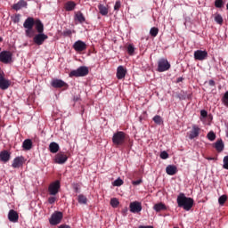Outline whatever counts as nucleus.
Segmentation results:
<instances>
[{
  "label": "nucleus",
  "instance_id": "obj_43",
  "mask_svg": "<svg viewBox=\"0 0 228 228\" xmlns=\"http://www.w3.org/2000/svg\"><path fill=\"white\" fill-rule=\"evenodd\" d=\"M13 22H14L15 24L20 22V14H16V15L14 16V18H13Z\"/></svg>",
  "mask_w": 228,
  "mask_h": 228
},
{
  "label": "nucleus",
  "instance_id": "obj_50",
  "mask_svg": "<svg viewBox=\"0 0 228 228\" xmlns=\"http://www.w3.org/2000/svg\"><path fill=\"white\" fill-rule=\"evenodd\" d=\"M138 228H154L152 225H140Z\"/></svg>",
  "mask_w": 228,
  "mask_h": 228
},
{
  "label": "nucleus",
  "instance_id": "obj_25",
  "mask_svg": "<svg viewBox=\"0 0 228 228\" xmlns=\"http://www.w3.org/2000/svg\"><path fill=\"white\" fill-rule=\"evenodd\" d=\"M167 175H175L177 174V167L175 166L169 165L166 167Z\"/></svg>",
  "mask_w": 228,
  "mask_h": 228
},
{
  "label": "nucleus",
  "instance_id": "obj_27",
  "mask_svg": "<svg viewBox=\"0 0 228 228\" xmlns=\"http://www.w3.org/2000/svg\"><path fill=\"white\" fill-rule=\"evenodd\" d=\"M49 151L52 152V154H56L58 151H60V145L57 142H51L49 144Z\"/></svg>",
  "mask_w": 228,
  "mask_h": 228
},
{
  "label": "nucleus",
  "instance_id": "obj_23",
  "mask_svg": "<svg viewBox=\"0 0 228 228\" xmlns=\"http://www.w3.org/2000/svg\"><path fill=\"white\" fill-rule=\"evenodd\" d=\"M23 151H31L33 149V141L26 139L22 143Z\"/></svg>",
  "mask_w": 228,
  "mask_h": 228
},
{
  "label": "nucleus",
  "instance_id": "obj_4",
  "mask_svg": "<svg viewBox=\"0 0 228 228\" xmlns=\"http://www.w3.org/2000/svg\"><path fill=\"white\" fill-rule=\"evenodd\" d=\"M89 72L88 67L80 66L78 69L69 72V77H85V76H88Z\"/></svg>",
  "mask_w": 228,
  "mask_h": 228
},
{
  "label": "nucleus",
  "instance_id": "obj_53",
  "mask_svg": "<svg viewBox=\"0 0 228 228\" xmlns=\"http://www.w3.org/2000/svg\"><path fill=\"white\" fill-rule=\"evenodd\" d=\"M0 42H3V37H0Z\"/></svg>",
  "mask_w": 228,
  "mask_h": 228
},
{
  "label": "nucleus",
  "instance_id": "obj_44",
  "mask_svg": "<svg viewBox=\"0 0 228 228\" xmlns=\"http://www.w3.org/2000/svg\"><path fill=\"white\" fill-rule=\"evenodd\" d=\"M63 37H70L72 35V30L67 29L62 32Z\"/></svg>",
  "mask_w": 228,
  "mask_h": 228
},
{
  "label": "nucleus",
  "instance_id": "obj_33",
  "mask_svg": "<svg viewBox=\"0 0 228 228\" xmlns=\"http://www.w3.org/2000/svg\"><path fill=\"white\" fill-rule=\"evenodd\" d=\"M153 122H155V124H158L159 126H161V124H163V118H161V116L156 115L153 118Z\"/></svg>",
  "mask_w": 228,
  "mask_h": 228
},
{
  "label": "nucleus",
  "instance_id": "obj_29",
  "mask_svg": "<svg viewBox=\"0 0 228 228\" xmlns=\"http://www.w3.org/2000/svg\"><path fill=\"white\" fill-rule=\"evenodd\" d=\"M98 10H99L101 15H103V16L108 15V12H109L108 7L105 6L104 4H100L98 5Z\"/></svg>",
  "mask_w": 228,
  "mask_h": 228
},
{
  "label": "nucleus",
  "instance_id": "obj_49",
  "mask_svg": "<svg viewBox=\"0 0 228 228\" xmlns=\"http://www.w3.org/2000/svg\"><path fill=\"white\" fill-rule=\"evenodd\" d=\"M208 85H209V86H215V85H216L215 80H209Z\"/></svg>",
  "mask_w": 228,
  "mask_h": 228
},
{
  "label": "nucleus",
  "instance_id": "obj_32",
  "mask_svg": "<svg viewBox=\"0 0 228 228\" xmlns=\"http://www.w3.org/2000/svg\"><path fill=\"white\" fill-rule=\"evenodd\" d=\"M215 20L217 24H219L220 26H222L224 24V18L222 17L221 14H216L215 15Z\"/></svg>",
  "mask_w": 228,
  "mask_h": 228
},
{
  "label": "nucleus",
  "instance_id": "obj_34",
  "mask_svg": "<svg viewBox=\"0 0 228 228\" xmlns=\"http://www.w3.org/2000/svg\"><path fill=\"white\" fill-rule=\"evenodd\" d=\"M207 137L210 142H215V140L216 139V134H215V132L211 131L208 134Z\"/></svg>",
  "mask_w": 228,
  "mask_h": 228
},
{
  "label": "nucleus",
  "instance_id": "obj_16",
  "mask_svg": "<svg viewBox=\"0 0 228 228\" xmlns=\"http://www.w3.org/2000/svg\"><path fill=\"white\" fill-rule=\"evenodd\" d=\"M200 134V127L196 125L192 126L191 130L188 133L189 140H194Z\"/></svg>",
  "mask_w": 228,
  "mask_h": 228
},
{
  "label": "nucleus",
  "instance_id": "obj_6",
  "mask_svg": "<svg viewBox=\"0 0 228 228\" xmlns=\"http://www.w3.org/2000/svg\"><path fill=\"white\" fill-rule=\"evenodd\" d=\"M61 220H63V213L61 211H55L50 217L49 223L50 225H58V224H61Z\"/></svg>",
  "mask_w": 228,
  "mask_h": 228
},
{
  "label": "nucleus",
  "instance_id": "obj_5",
  "mask_svg": "<svg viewBox=\"0 0 228 228\" xmlns=\"http://www.w3.org/2000/svg\"><path fill=\"white\" fill-rule=\"evenodd\" d=\"M170 62L166 58H161L158 61V72H167V70H170Z\"/></svg>",
  "mask_w": 228,
  "mask_h": 228
},
{
  "label": "nucleus",
  "instance_id": "obj_18",
  "mask_svg": "<svg viewBox=\"0 0 228 228\" xmlns=\"http://www.w3.org/2000/svg\"><path fill=\"white\" fill-rule=\"evenodd\" d=\"M24 165V157H16L12 164V168H20Z\"/></svg>",
  "mask_w": 228,
  "mask_h": 228
},
{
  "label": "nucleus",
  "instance_id": "obj_54",
  "mask_svg": "<svg viewBox=\"0 0 228 228\" xmlns=\"http://www.w3.org/2000/svg\"><path fill=\"white\" fill-rule=\"evenodd\" d=\"M208 160H211V159H213V158H208Z\"/></svg>",
  "mask_w": 228,
  "mask_h": 228
},
{
  "label": "nucleus",
  "instance_id": "obj_7",
  "mask_svg": "<svg viewBox=\"0 0 228 228\" xmlns=\"http://www.w3.org/2000/svg\"><path fill=\"white\" fill-rule=\"evenodd\" d=\"M13 54L10 51H3L0 53V61L1 63H4L8 65V63H12Z\"/></svg>",
  "mask_w": 228,
  "mask_h": 228
},
{
  "label": "nucleus",
  "instance_id": "obj_40",
  "mask_svg": "<svg viewBox=\"0 0 228 228\" xmlns=\"http://www.w3.org/2000/svg\"><path fill=\"white\" fill-rule=\"evenodd\" d=\"M223 163V168H224V170H228V155L224 158Z\"/></svg>",
  "mask_w": 228,
  "mask_h": 228
},
{
  "label": "nucleus",
  "instance_id": "obj_22",
  "mask_svg": "<svg viewBox=\"0 0 228 228\" xmlns=\"http://www.w3.org/2000/svg\"><path fill=\"white\" fill-rule=\"evenodd\" d=\"M26 6H28V2L25 0H20L17 4H14L12 8L18 12V10H20V8H26Z\"/></svg>",
  "mask_w": 228,
  "mask_h": 228
},
{
  "label": "nucleus",
  "instance_id": "obj_31",
  "mask_svg": "<svg viewBox=\"0 0 228 228\" xmlns=\"http://www.w3.org/2000/svg\"><path fill=\"white\" fill-rule=\"evenodd\" d=\"M158 33H159V28H156V27H152L150 29V35L151 37H158Z\"/></svg>",
  "mask_w": 228,
  "mask_h": 228
},
{
  "label": "nucleus",
  "instance_id": "obj_2",
  "mask_svg": "<svg viewBox=\"0 0 228 228\" xmlns=\"http://www.w3.org/2000/svg\"><path fill=\"white\" fill-rule=\"evenodd\" d=\"M176 202L178 208H183L184 211H190L194 204L193 199L186 197L183 192L177 196Z\"/></svg>",
  "mask_w": 228,
  "mask_h": 228
},
{
  "label": "nucleus",
  "instance_id": "obj_45",
  "mask_svg": "<svg viewBox=\"0 0 228 228\" xmlns=\"http://www.w3.org/2000/svg\"><path fill=\"white\" fill-rule=\"evenodd\" d=\"M120 6H121L120 1H117L114 5V10L116 11L120 10Z\"/></svg>",
  "mask_w": 228,
  "mask_h": 228
},
{
  "label": "nucleus",
  "instance_id": "obj_10",
  "mask_svg": "<svg viewBox=\"0 0 228 228\" xmlns=\"http://www.w3.org/2000/svg\"><path fill=\"white\" fill-rule=\"evenodd\" d=\"M61 184L60 181H55L50 183L48 187L49 195H57L58 191H60Z\"/></svg>",
  "mask_w": 228,
  "mask_h": 228
},
{
  "label": "nucleus",
  "instance_id": "obj_38",
  "mask_svg": "<svg viewBox=\"0 0 228 228\" xmlns=\"http://www.w3.org/2000/svg\"><path fill=\"white\" fill-rule=\"evenodd\" d=\"M224 0H216L215 1V6L216 8H224Z\"/></svg>",
  "mask_w": 228,
  "mask_h": 228
},
{
  "label": "nucleus",
  "instance_id": "obj_39",
  "mask_svg": "<svg viewBox=\"0 0 228 228\" xmlns=\"http://www.w3.org/2000/svg\"><path fill=\"white\" fill-rule=\"evenodd\" d=\"M222 102L224 104V106L228 107V91L224 93L222 98Z\"/></svg>",
  "mask_w": 228,
  "mask_h": 228
},
{
  "label": "nucleus",
  "instance_id": "obj_48",
  "mask_svg": "<svg viewBox=\"0 0 228 228\" xmlns=\"http://www.w3.org/2000/svg\"><path fill=\"white\" fill-rule=\"evenodd\" d=\"M48 202L49 204H54V202H56V197H50Z\"/></svg>",
  "mask_w": 228,
  "mask_h": 228
},
{
  "label": "nucleus",
  "instance_id": "obj_47",
  "mask_svg": "<svg viewBox=\"0 0 228 228\" xmlns=\"http://www.w3.org/2000/svg\"><path fill=\"white\" fill-rule=\"evenodd\" d=\"M200 116L203 118H206V117H208V111L205 110H202L200 111Z\"/></svg>",
  "mask_w": 228,
  "mask_h": 228
},
{
  "label": "nucleus",
  "instance_id": "obj_1",
  "mask_svg": "<svg viewBox=\"0 0 228 228\" xmlns=\"http://www.w3.org/2000/svg\"><path fill=\"white\" fill-rule=\"evenodd\" d=\"M34 26H36L37 33H44V23H42V20L38 19L35 20L33 17H28L23 23V28H25V35L28 38L33 37Z\"/></svg>",
  "mask_w": 228,
  "mask_h": 228
},
{
  "label": "nucleus",
  "instance_id": "obj_3",
  "mask_svg": "<svg viewBox=\"0 0 228 228\" xmlns=\"http://www.w3.org/2000/svg\"><path fill=\"white\" fill-rule=\"evenodd\" d=\"M127 134H126L123 131H118L113 134L112 136V143L115 147H122L124 143H126V138Z\"/></svg>",
  "mask_w": 228,
  "mask_h": 228
},
{
  "label": "nucleus",
  "instance_id": "obj_19",
  "mask_svg": "<svg viewBox=\"0 0 228 228\" xmlns=\"http://www.w3.org/2000/svg\"><path fill=\"white\" fill-rule=\"evenodd\" d=\"M127 74V69L124 68V66H118L117 69V78L118 79H124L126 75Z\"/></svg>",
  "mask_w": 228,
  "mask_h": 228
},
{
  "label": "nucleus",
  "instance_id": "obj_21",
  "mask_svg": "<svg viewBox=\"0 0 228 228\" xmlns=\"http://www.w3.org/2000/svg\"><path fill=\"white\" fill-rule=\"evenodd\" d=\"M213 147H215L216 151H217L218 152H223L225 145L224 144V141H222V139H219L213 144Z\"/></svg>",
  "mask_w": 228,
  "mask_h": 228
},
{
  "label": "nucleus",
  "instance_id": "obj_24",
  "mask_svg": "<svg viewBox=\"0 0 228 228\" xmlns=\"http://www.w3.org/2000/svg\"><path fill=\"white\" fill-rule=\"evenodd\" d=\"M75 20H77L80 24H83V22L86 21V18H85V15H83V12L78 11L75 13Z\"/></svg>",
  "mask_w": 228,
  "mask_h": 228
},
{
  "label": "nucleus",
  "instance_id": "obj_15",
  "mask_svg": "<svg viewBox=\"0 0 228 228\" xmlns=\"http://www.w3.org/2000/svg\"><path fill=\"white\" fill-rule=\"evenodd\" d=\"M52 86L53 88H64V90H67V88H69V84L61 79H54L52 81Z\"/></svg>",
  "mask_w": 228,
  "mask_h": 228
},
{
  "label": "nucleus",
  "instance_id": "obj_55",
  "mask_svg": "<svg viewBox=\"0 0 228 228\" xmlns=\"http://www.w3.org/2000/svg\"><path fill=\"white\" fill-rule=\"evenodd\" d=\"M0 51H1V48H0Z\"/></svg>",
  "mask_w": 228,
  "mask_h": 228
},
{
  "label": "nucleus",
  "instance_id": "obj_37",
  "mask_svg": "<svg viewBox=\"0 0 228 228\" xmlns=\"http://www.w3.org/2000/svg\"><path fill=\"white\" fill-rule=\"evenodd\" d=\"M127 53L130 56H133L134 54V45H128L127 46Z\"/></svg>",
  "mask_w": 228,
  "mask_h": 228
},
{
  "label": "nucleus",
  "instance_id": "obj_51",
  "mask_svg": "<svg viewBox=\"0 0 228 228\" xmlns=\"http://www.w3.org/2000/svg\"><path fill=\"white\" fill-rule=\"evenodd\" d=\"M181 81H183V77H178L177 78V83H181Z\"/></svg>",
  "mask_w": 228,
  "mask_h": 228
},
{
  "label": "nucleus",
  "instance_id": "obj_42",
  "mask_svg": "<svg viewBox=\"0 0 228 228\" xmlns=\"http://www.w3.org/2000/svg\"><path fill=\"white\" fill-rule=\"evenodd\" d=\"M160 158L161 159H168V153L166 151L160 152Z\"/></svg>",
  "mask_w": 228,
  "mask_h": 228
},
{
  "label": "nucleus",
  "instance_id": "obj_9",
  "mask_svg": "<svg viewBox=\"0 0 228 228\" xmlns=\"http://www.w3.org/2000/svg\"><path fill=\"white\" fill-rule=\"evenodd\" d=\"M47 38H49V37L44 34V32H41L34 37L33 42L36 44V45H43L44 42H45Z\"/></svg>",
  "mask_w": 228,
  "mask_h": 228
},
{
  "label": "nucleus",
  "instance_id": "obj_36",
  "mask_svg": "<svg viewBox=\"0 0 228 228\" xmlns=\"http://www.w3.org/2000/svg\"><path fill=\"white\" fill-rule=\"evenodd\" d=\"M118 204H120V202L118 201V200L117 198H113L110 200V206L112 208H118Z\"/></svg>",
  "mask_w": 228,
  "mask_h": 228
},
{
  "label": "nucleus",
  "instance_id": "obj_11",
  "mask_svg": "<svg viewBox=\"0 0 228 228\" xmlns=\"http://www.w3.org/2000/svg\"><path fill=\"white\" fill-rule=\"evenodd\" d=\"M194 60L198 61H204L208 60V51L197 50L194 52Z\"/></svg>",
  "mask_w": 228,
  "mask_h": 228
},
{
  "label": "nucleus",
  "instance_id": "obj_35",
  "mask_svg": "<svg viewBox=\"0 0 228 228\" xmlns=\"http://www.w3.org/2000/svg\"><path fill=\"white\" fill-rule=\"evenodd\" d=\"M218 202L220 206H224V204L227 202V195H222L221 197H219Z\"/></svg>",
  "mask_w": 228,
  "mask_h": 228
},
{
  "label": "nucleus",
  "instance_id": "obj_26",
  "mask_svg": "<svg viewBox=\"0 0 228 228\" xmlns=\"http://www.w3.org/2000/svg\"><path fill=\"white\" fill-rule=\"evenodd\" d=\"M154 211L159 213L160 211H167V206L164 203H157L153 206Z\"/></svg>",
  "mask_w": 228,
  "mask_h": 228
},
{
  "label": "nucleus",
  "instance_id": "obj_14",
  "mask_svg": "<svg viewBox=\"0 0 228 228\" xmlns=\"http://www.w3.org/2000/svg\"><path fill=\"white\" fill-rule=\"evenodd\" d=\"M86 47H87L86 43H85L81 40L76 41L73 45V49L77 53H83V51H85L86 49Z\"/></svg>",
  "mask_w": 228,
  "mask_h": 228
},
{
  "label": "nucleus",
  "instance_id": "obj_8",
  "mask_svg": "<svg viewBox=\"0 0 228 228\" xmlns=\"http://www.w3.org/2000/svg\"><path fill=\"white\" fill-rule=\"evenodd\" d=\"M68 159L69 156H67L65 152L60 151L55 155L54 163H57V165H65Z\"/></svg>",
  "mask_w": 228,
  "mask_h": 228
},
{
  "label": "nucleus",
  "instance_id": "obj_52",
  "mask_svg": "<svg viewBox=\"0 0 228 228\" xmlns=\"http://www.w3.org/2000/svg\"><path fill=\"white\" fill-rule=\"evenodd\" d=\"M74 101L77 102L79 101V98H74Z\"/></svg>",
  "mask_w": 228,
  "mask_h": 228
},
{
  "label": "nucleus",
  "instance_id": "obj_20",
  "mask_svg": "<svg viewBox=\"0 0 228 228\" xmlns=\"http://www.w3.org/2000/svg\"><path fill=\"white\" fill-rule=\"evenodd\" d=\"M10 152L8 151H3L0 152V161L3 163H8L10 161Z\"/></svg>",
  "mask_w": 228,
  "mask_h": 228
},
{
  "label": "nucleus",
  "instance_id": "obj_41",
  "mask_svg": "<svg viewBox=\"0 0 228 228\" xmlns=\"http://www.w3.org/2000/svg\"><path fill=\"white\" fill-rule=\"evenodd\" d=\"M122 184H124V181L120 178L114 181V186H122Z\"/></svg>",
  "mask_w": 228,
  "mask_h": 228
},
{
  "label": "nucleus",
  "instance_id": "obj_28",
  "mask_svg": "<svg viewBox=\"0 0 228 228\" xmlns=\"http://www.w3.org/2000/svg\"><path fill=\"white\" fill-rule=\"evenodd\" d=\"M76 2L74 1H68L66 4H65V10L66 12H72L73 10L76 9Z\"/></svg>",
  "mask_w": 228,
  "mask_h": 228
},
{
  "label": "nucleus",
  "instance_id": "obj_30",
  "mask_svg": "<svg viewBox=\"0 0 228 228\" xmlns=\"http://www.w3.org/2000/svg\"><path fill=\"white\" fill-rule=\"evenodd\" d=\"M77 200L79 204H86L88 202V199L83 194L78 195Z\"/></svg>",
  "mask_w": 228,
  "mask_h": 228
},
{
  "label": "nucleus",
  "instance_id": "obj_17",
  "mask_svg": "<svg viewBox=\"0 0 228 228\" xmlns=\"http://www.w3.org/2000/svg\"><path fill=\"white\" fill-rule=\"evenodd\" d=\"M8 220L12 224L19 222V213L13 209H11L8 213Z\"/></svg>",
  "mask_w": 228,
  "mask_h": 228
},
{
  "label": "nucleus",
  "instance_id": "obj_13",
  "mask_svg": "<svg viewBox=\"0 0 228 228\" xmlns=\"http://www.w3.org/2000/svg\"><path fill=\"white\" fill-rule=\"evenodd\" d=\"M129 209L131 213L136 214L142 212V202L140 201H134L131 202L129 205Z\"/></svg>",
  "mask_w": 228,
  "mask_h": 228
},
{
  "label": "nucleus",
  "instance_id": "obj_46",
  "mask_svg": "<svg viewBox=\"0 0 228 228\" xmlns=\"http://www.w3.org/2000/svg\"><path fill=\"white\" fill-rule=\"evenodd\" d=\"M142 179H139V180H136V181H133L132 183L134 184V186H138V184H142Z\"/></svg>",
  "mask_w": 228,
  "mask_h": 228
},
{
  "label": "nucleus",
  "instance_id": "obj_12",
  "mask_svg": "<svg viewBox=\"0 0 228 228\" xmlns=\"http://www.w3.org/2000/svg\"><path fill=\"white\" fill-rule=\"evenodd\" d=\"M10 85H12V83L10 82V80H7L4 78V73L0 72V88H1V90H8V88H10Z\"/></svg>",
  "mask_w": 228,
  "mask_h": 228
}]
</instances>
